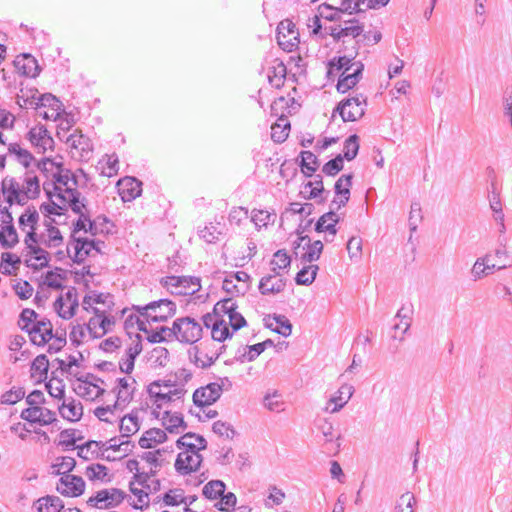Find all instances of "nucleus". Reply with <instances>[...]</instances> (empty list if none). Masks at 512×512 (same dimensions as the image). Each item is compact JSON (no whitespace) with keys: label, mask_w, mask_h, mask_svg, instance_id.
Here are the masks:
<instances>
[{"label":"nucleus","mask_w":512,"mask_h":512,"mask_svg":"<svg viewBox=\"0 0 512 512\" xmlns=\"http://www.w3.org/2000/svg\"><path fill=\"white\" fill-rule=\"evenodd\" d=\"M352 174L342 175L334 185V191L338 198H334L331 202V207H335L336 210H339L341 207L345 206L350 199V188L352 186Z\"/></svg>","instance_id":"f3484780"},{"label":"nucleus","mask_w":512,"mask_h":512,"mask_svg":"<svg viewBox=\"0 0 512 512\" xmlns=\"http://www.w3.org/2000/svg\"><path fill=\"white\" fill-rule=\"evenodd\" d=\"M14 65L17 71L26 77L34 78L40 72L37 60L30 54L18 56L14 61Z\"/></svg>","instance_id":"4be33fe9"},{"label":"nucleus","mask_w":512,"mask_h":512,"mask_svg":"<svg viewBox=\"0 0 512 512\" xmlns=\"http://www.w3.org/2000/svg\"><path fill=\"white\" fill-rule=\"evenodd\" d=\"M99 242L89 240L87 238H74V256L71 257L73 262L81 264L90 255L92 250L100 252Z\"/></svg>","instance_id":"aec40b11"},{"label":"nucleus","mask_w":512,"mask_h":512,"mask_svg":"<svg viewBox=\"0 0 512 512\" xmlns=\"http://www.w3.org/2000/svg\"><path fill=\"white\" fill-rule=\"evenodd\" d=\"M287 69L283 62L277 63L272 67V71L268 73V79L271 85L280 88L284 84Z\"/></svg>","instance_id":"49530a36"},{"label":"nucleus","mask_w":512,"mask_h":512,"mask_svg":"<svg viewBox=\"0 0 512 512\" xmlns=\"http://www.w3.org/2000/svg\"><path fill=\"white\" fill-rule=\"evenodd\" d=\"M124 497L125 493L120 489H103L98 491L95 496L90 497L87 504L100 509H108L117 506Z\"/></svg>","instance_id":"1a4fd4ad"},{"label":"nucleus","mask_w":512,"mask_h":512,"mask_svg":"<svg viewBox=\"0 0 512 512\" xmlns=\"http://www.w3.org/2000/svg\"><path fill=\"white\" fill-rule=\"evenodd\" d=\"M76 465V461L73 457L64 456L58 457L55 463L52 465L54 471L52 472L55 475H70L69 472L74 469Z\"/></svg>","instance_id":"c03bdc74"},{"label":"nucleus","mask_w":512,"mask_h":512,"mask_svg":"<svg viewBox=\"0 0 512 512\" xmlns=\"http://www.w3.org/2000/svg\"><path fill=\"white\" fill-rule=\"evenodd\" d=\"M8 152L15 155L17 161L25 168H29L31 163L35 161L34 156L28 150L21 148L18 143H10L8 145Z\"/></svg>","instance_id":"4c0bfd02"},{"label":"nucleus","mask_w":512,"mask_h":512,"mask_svg":"<svg viewBox=\"0 0 512 512\" xmlns=\"http://www.w3.org/2000/svg\"><path fill=\"white\" fill-rule=\"evenodd\" d=\"M363 70V63H359L356 64V68H354L353 71L342 73L336 86L337 91L340 93H346L348 90L356 86L362 78Z\"/></svg>","instance_id":"412c9836"},{"label":"nucleus","mask_w":512,"mask_h":512,"mask_svg":"<svg viewBox=\"0 0 512 512\" xmlns=\"http://www.w3.org/2000/svg\"><path fill=\"white\" fill-rule=\"evenodd\" d=\"M86 475L90 480H105V477L108 475V469L106 466L102 464H92L87 467Z\"/></svg>","instance_id":"69168bd1"},{"label":"nucleus","mask_w":512,"mask_h":512,"mask_svg":"<svg viewBox=\"0 0 512 512\" xmlns=\"http://www.w3.org/2000/svg\"><path fill=\"white\" fill-rule=\"evenodd\" d=\"M117 399L113 407L125 406L132 399L133 393L130 390V385L126 378H119L118 380Z\"/></svg>","instance_id":"ea45409f"},{"label":"nucleus","mask_w":512,"mask_h":512,"mask_svg":"<svg viewBox=\"0 0 512 512\" xmlns=\"http://www.w3.org/2000/svg\"><path fill=\"white\" fill-rule=\"evenodd\" d=\"M55 412L41 406L28 407L21 412L20 417L30 423H38L42 426L56 421Z\"/></svg>","instance_id":"2eb2a0df"},{"label":"nucleus","mask_w":512,"mask_h":512,"mask_svg":"<svg viewBox=\"0 0 512 512\" xmlns=\"http://www.w3.org/2000/svg\"><path fill=\"white\" fill-rule=\"evenodd\" d=\"M188 439H192V432L186 433L184 436H182L178 441L177 444L180 447V445L185 446L186 450L183 452H180L177 455L176 461H175V469L176 471L181 475H186L192 472V443L187 442Z\"/></svg>","instance_id":"f8f14e48"},{"label":"nucleus","mask_w":512,"mask_h":512,"mask_svg":"<svg viewBox=\"0 0 512 512\" xmlns=\"http://www.w3.org/2000/svg\"><path fill=\"white\" fill-rule=\"evenodd\" d=\"M359 151V137L356 134L350 135L344 142L343 147V160L347 161L353 160Z\"/></svg>","instance_id":"8fccbe9b"},{"label":"nucleus","mask_w":512,"mask_h":512,"mask_svg":"<svg viewBox=\"0 0 512 512\" xmlns=\"http://www.w3.org/2000/svg\"><path fill=\"white\" fill-rule=\"evenodd\" d=\"M39 220V214L34 207H28L25 210V213L22 214L19 218V226L20 228H24L26 225H30L31 229L35 228Z\"/></svg>","instance_id":"052dcab7"},{"label":"nucleus","mask_w":512,"mask_h":512,"mask_svg":"<svg viewBox=\"0 0 512 512\" xmlns=\"http://www.w3.org/2000/svg\"><path fill=\"white\" fill-rule=\"evenodd\" d=\"M212 339L214 341L223 342L232 336L228 324L224 319H215L212 323Z\"/></svg>","instance_id":"79ce46f5"},{"label":"nucleus","mask_w":512,"mask_h":512,"mask_svg":"<svg viewBox=\"0 0 512 512\" xmlns=\"http://www.w3.org/2000/svg\"><path fill=\"white\" fill-rule=\"evenodd\" d=\"M373 0H342L341 11L349 14L364 12L368 9H375Z\"/></svg>","instance_id":"c756f323"},{"label":"nucleus","mask_w":512,"mask_h":512,"mask_svg":"<svg viewBox=\"0 0 512 512\" xmlns=\"http://www.w3.org/2000/svg\"><path fill=\"white\" fill-rule=\"evenodd\" d=\"M48 134V130L43 125H38L31 128L27 134L28 140L33 146L38 148L44 137Z\"/></svg>","instance_id":"0e129e2a"},{"label":"nucleus","mask_w":512,"mask_h":512,"mask_svg":"<svg viewBox=\"0 0 512 512\" xmlns=\"http://www.w3.org/2000/svg\"><path fill=\"white\" fill-rule=\"evenodd\" d=\"M73 389L78 396L86 400H94L105 393L104 388L93 389L92 386L87 384L75 383Z\"/></svg>","instance_id":"de8ad7c7"},{"label":"nucleus","mask_w":512,"mask_h":512,"mask_svg":"<svg viewBox=\"0 0 512 512\" xmlns=\"http://www.w3.org/2000/svg\"><path fill=\"white\" fill-rule=\"evenodd\" d=\"M359 63L361 62H353V58L347 56L334 57L328 62L327 76L331 78L335 73L341 70H343L342 73L353 71V69L356 68V64Z\"/></svg>","instance_id":"b1692460"},{"label":"nucleus","mask_w":512,"mask_h":512,"mask_svg":"<svg viewBox=\"0 0 512 512\" xmlns=\"http://www.w3.org/2000/svg\"><path fill=\"white\" fill-rule=\"evenodd\" d=\"M63 507V501L57 496H46L37 501L38 512H60Z\"/></svg>","instance_id":"473e14b6"},{"label":"nucleus","mask_w":512,"mask_h":512,"mask_svg":"<svg viewBox=\"0 0 512 512\" xmlns=\"http://www.w3.org/2000/svg\"><path fill=\"white\" fill-rule=\"evenodd\" d=\"M61 416L69 421H78L83 415V407L80 402L76 403L74 400L69 403L63 402L59 407Z\"/></svg>","instance_id":"c85d7f7f"},{"label":"nucleus","mask_w":512,"mask_h":512,"mask_svg":"<svg viewBox=\"0 0 512 512\" xmlns=\"http://www.w3.org/2000/svg\"><path fill=\"white\" fill-rule=\"evenodd\" d=\"M222 392V387L218 383H209L204 387L194 390V405L198 407L210 406L216 402Z\"/></svg>","instance_id":"4468645a"},{"label":"nucleus","mask_w":512,"mask_h":512,"mask_svg":"<svg viewBox=\"0 0 512 512\" xmlns=\"http://www.w3.org/2000/svg\"><path fill=\"white\" fill-rule=\"evenodd\" d=\"M237 308L238 306L232 298H226L215 304L213 312L221 317L222 315H228Z\"/></svg>","instance_id":"338daca9"},{"label":"nucleus","mask_w":512,"mask_h":512,"mask_svg":"<svg viewBox=\"0 0 512 512\" xmlns=\"http://www.w3.org/2000/svg\"><path fill=\"white\" fill-rule=\"evenodd\" d=\"M290 130V123L286 118L280 117L278 123H275L271 127V138L276 143L284 142Z\"/></svg>","instance_id":"c9c22d12"},{"label":"nucleus","mask_w":512,"mask_h":512,"mask_svg":"<svg viewBox=\"0 0 512 512\" xmlns=\"http://www.w3.org/2000/svg\"><path fill=\"white\" fill-rule=\"evenodd\" d=\"M171 334H174L181 342L192 343V317L186 316L177 319L171 329L163 326L160 331L149 334L147 339L151 343H159L166 339V335L170 336Z\"/></svg>","instance_id":"f03ea898"},{"label":"nucleus","mask_w":512,"mask_h":512,"mask_svg":"<svg viewBox=\"0 0 512 512\" xmlns=\"http://www.w3.org/2000/svg\"><path fill=\"white\" fill-rule=\"evenodd\" d=\"M276 37L278 45L286 52L294 51L300 43L296 25L288 19L279 23Z\"/></svg>","instance_id":"39448f33"},{"label":"nucleus","mask_w":512,"mask_h":512,"mask_svg":"<svg viewBox=\"0 0 512 512\" xmlns=\"http://www.w3.org/2000/svg\"><path fill=\"white\" fill-rule=\"evenodd\" d=\"M106 310L93 308L94 317H91L86 324V328L94 338L104 336L114 324V317L106 314Z\"/></svg>","instance_id":"6e6552de"},{"label":"nucleus","mask_w":512,"mask_h":512,"mask_svg":"<svg viewBox=\"0 0 512 512\" xmlns=\"http://www.w3.org/2000/svg\"><path fill=\"white\" fill-rule=\"evenodd\" d=\"M18 243V235L13 224L0 226V244L4 249H11Z\"/></svg>","instance_id":"2f4dec72"},{"label":"nucleus","mask_w":512,"mask_h":512,"mask_svg":"<svg viewBox=\"0 0 512 512\" xmlns=\"http://www.w3.org/2000/svg\"><path fill=\"white\" fill-rule=\"evenodd\" d=\"M56 169H57V171L55 173H53V178H54L53 189L55 190V185L60 188H61L60 185H63V186H65V189H67L68 187H72L70 185L71 170L64 169L62 167L61 163H58Z\"/></svg>","instance_id":"5fc2aeb1"},{"label":"nucleus","mask_w":512,"mask_h":512,"mask_svg":"<svg viewBox=\"0 0 512 512\" xmlns=\"http://www.w3.org/2000/svg\"><path fill=\"white\" fill-rule=\"evenodd\" d=\"M301 170L306 177H311L313 173L318 169L319 161L317 156L311 151L301 152Z\"/></svg>","instance_id":"f704fd0d"},{"label":"nucleus","mask_w":512,"mask_h":512,"mask_svg":"<svg viewBox=\"0 0 512 512\" xmlns=\"http://www.w3.org/2000/svg\"><path fill=\"white\" fill-rule=\"evenodd\" d=\"M323 248V243L320 240H316L312 243L311 241L305 243L302 249L306 251L300 255L301 263H312L318 260L323 251Z\"/></svg>","instance_id":"bb28decb"},{"label":"nucleus","mask_w":512,"mask_h":512,"mask_svg":"<svg viewBox=\"0 0 512 512\" xmlns=\"http://www.w3.org/2000/svg\"><path fill=\"white\" fill-rule=\"evenodd\" d=\"M166 438L165 431L159 428H152L142 435L139 439V445L144 449L152 448L154 445L164 442Z\"/></svg>","instance_id":"a878e982"},{"label":"nucleus","mask_w":512,"mask_h":512,"mask_svg":"<svg viewBox=\"0 0 512 512\" xmlns=\"http://www.w3.org/2000/svg\"><path fill=\"white\" fill-rule=\"evenodd\" d=\"M56 489L61 495L78 497L85 490V482L80 476L64 475L60 477Z\"/></svg>","instance_id":"9b49d317"},{"label":"nucleus","mask_w":512,"mask_h":512,"mask_svg":"<svg viewBox=\"0 0 512 512\" xmlns=\"http://www.w3.org/2000/svg\"><path fill=\"white\" fill-rule=\"evenodd\" d=\"M319 267L317 265H309L303 267L296 275L295 281L298 285H310L314 282Z\"/></svg>","instance_id":"09e8293b"},{"label":"nucleus","mask_w":512,"mask_h":512,"mask_svg":"<svg viewBox=\"0 0 512 512\" xmlns=\"http://www.w3.org/2000/svg\"><path fill=\"white\" fill-rule=\"evenodd\" d=\"M346 26L340 29V33L344 35V37L351 36L353 38L358 37L363 32V26L359 25L357 19H349L344 21Z\"/></svg>","instance_id":"e2e57ef3"},{"label":"nucleus","mask_w":512,"mask_h":512,"mask_svg":"<svg viewBox=\"0 0 512 512\" xmlns=\"http://www.w3.org/2000/svg\"><path fill=\"white\" fill-rule=\"evenodd\" d=\"M1 191L5 196V201L12 206L18 204L24 206L29 199H35V197L29 196L21 189L19 182L13 177H5L1 182Z\"/></svg>","instance_id":"423d86ee"},{"label":"nucleus","mask_w":512,"mask_h":512,"mask_svg":"<svg viewBox=\"0 0 512 512\" xmlns=\"http://www.w3.org/2000/svg\"><path fill=\"white\" fill-rule=\"evenodd\" d=\"M226 485L221 480H211L202 489L205 498L215 500L225 492Z\"/></svg>","instance_id":"a19ab883"},{"label":"nucleus","mask_w":512,"mask_h":512,"mask_svg":"<svg viewBox=\"0 0 512 512\" xmlns=\"http://www.w3.org/2000/svg\"><path fill=\"white\" fill-rule=\"evenodd\" d=\"M148 393L153 399V404L156 406L153 413L158 418L160 411L166 404L180 399L185 391L182 385L172 384L171 380L168 381H155L148 386Z\"/></svg>","instance_id":"f257e3e1"},{"label":"nucleus","mask_w":512,"mask_h":512,"mask_svg":"<svg viewBox=\"0 0 512 512\" xmlns=\"http://www.w3.org/2000/svg\"><path fill=\"white\" fill-rule=\"evenodd\" d=\"M49 368V361L46 355H38L31 365V376L39 380L46 379Z\"/></svg>","instance_id":"e433bc0d"},{"label":"nucleus","mask_w":512,"mask_h":512,"mask_svg":"<svg viewBox=\"0 0 512 512\" xmlns=\"http://www.w3.org/2000/svg\"><path fill=\"white\" fill-rule=\"evenodd\" d=\"M367 98L363 94L343 99L335 108L344 122H354L365 114Z\"/></svg>","instance_id":"20e7f679"},{"label":"nucleus","mask_w":512,"mask_h":512,"mask_svg":"<svg viewBox=\"0 0 512 512\" xmlns=\"http://www.w3.org/2000/svg\"><path fill=\"white\" fill-rule=\"evenodd\" d=\"M66 144L70 147L73 158L88 160L92 155L93 147L90 139L79 130H75L67 137Z\"/></svg>","instance_id":"0eeeda50"},{"label":"nucleus","mask_w":512,"mask_h":512,"mask_svg":"<svg viewBox=\"0 0 512 512\" xmlns=\"http://www.w3.org/2000/svg\"><path fill=\"white\" fill-rule=\"evenodd\" d=\"M77 290L71 287L64 295L59 296L54 302V309L57 314L65 320L71 319L78 308Z\"/></svg>","instance_id":"9d476101"},{"label":"nucleus","mask_w":512,"mask_h":512,"mask_svg":"<svg viewBox=\"0 0 512 512\" xmlns=\"http://www.w3.org/2000/svg\"><path fill=\"white\" fill-rule=\"evenodd\" d=\"M273 260L271 261L272 270L276 275H279V272L276 270H283L290 266L291 257L287 254L286 250L281 249L274 253Z\"/></svg>","instance_id":"864d4df0"},{"label":"nucleus","mask_w":512,"mask_h":512,"mask_svg":"<svg viewBox=\"0 0 512 512\" xmlns=\"http://www.w3.org/2000/svg\"><path fill=\"white\" fill-rule=\"evenodd\" d=\"M147 321L164 322L175 312V304L167 299L150 302L145 306H133Z\"/></svg>","instance_id":"7ed1b4c3"},{"label":"nucleus","mask_w":512,"mask_h":512,"mask_svg":"<svg viewBox=\"0 0 512 512\" xmlns=\"http://www.w3.org/2000/svg\"><path fill=\"white\" fill-rule=\"evenodd\" d=\"M37 100L39 102L37 108L38 110H41L42 108H57V110H62L61 101L50 93L39 94Z\"/></svg>","instance_id":"4d7b16f0"},{"label":"nucleus","mask_w":512,"mask_h":512,"mask_svg":"<svg viewBox=\"0 0 512 512\" xmlns=\"http://www.w3.org/2000/svg\"><path fill=\"white\" fill-rule=\"evenodd\" d=\"M373 0H342L341 11L349 14L364 12L368 9H375Z\"/></svg>","instance_id":"7c9ffc66"},{"label":"nucleus","mask_w":512,"mask_h":512,"mask_svg":"<svg viewBox=\"0 0 512 512\" xmlns=\"http://www.w3.org/2000/svg\"><path fill=\"white\" fill-rule=\"evenodd\" d=\"M46 389L53 398L61 399L64 397L65 386L60 379L53 377L48 383H46Z\"/></svg>","instance_id":"774afa93"},{"label":"nucleus","mask_w":512,"mask_h":512,"mask_svg":"<svg viewBox=\"0 0 512 512\" xmlns=\"http://www.w3.org/2000/svg\"><path fill=\"white\" fill-rule=\"evenodd\" d=\"M275 218V213H270L266 210H253L251 220L258 226H267L270 223H274Z\"/></svg>","instance_id":"bf43d9fd"},{"label":"nucleus","mask_w":512,"mask_h":512,"mask_svg":"<svg viewBox=\"0 0 512 512\" xmlns=\"http://www.w3.org/2000/svg\"><path fill=\"white\" fill-rule=\"evenodd\" d=\"M62 242L63 237L61 232L55 226L49 225L47 228V235H41V244H44L47 247H58Z\"/></svg>","instance_id":"3c124183"},{"label":"nucleus","mask_w":512,"mask_h":512,"mask_svg":"<svg viewBox=\"0 0 512 512\" xmlns=\"http://www.w3.org/2000/svg\"><path fill=\"white\" fill-rule=\"evenodd\" d=\"M275 278H276V274L262 277V279L260 280V283H259V290H260L261 294H263V295L275 294V293H280L281 291L284 290L285 285H286L285 280L282 278H279V279H276L275 282L271 283L272 280Z\"/></svg>","instance_id":"393cba45"},{"label":"nucleus","mask_w":512,"mask_h":512,"mask_svg":"<svg viewBox=\"0 0 512 512\" xmlns=\"http://www.w3.org/2000/svg\"><path fill=\"white\" fill-rule=\"evenodd\" d=\"M354 393V387L349 384L342 385L335 396L330 399V402L334 403L335 406L331 409V412H338L344 405L349 401Z\"/></svg>","instance_id":"cd10ccee"},{"label":"nucleus","mask_w":512,"mask_h":512,"mask_svg":"<svg viewBox=\"0 0 512 512\" xmlns=\"http://www.w3.org/2000/svg\"><path fill=\"white\" fill-rule=\"evenodd\" d=\"M48 252L38 245H34L27 250L25 264L34 269L39 270L48 266Z\"/></svg>","instance_id":"5701e85b"},{"label":"nucleus","mask_w":512,"mask_h":512,"mask_svg":"<svg viewBox=\"0 0 512 512\" xmlns=\"http://www.w3.org/2000/svg\"><path fill=\"white\" fill-rule=\"evenodd\" d=\"M416 503V499L413 494L406 492L402 494L397 501L395 512H413V506Z\"/></svg>","instance_id":"13d9d810"},{"label":"nucleus","mask_w":512,"mask_h":512,"mask_svg":"<svg viewBox=\"0 0 512 512\" xmlns=\"http://www.w3.org/2000/svg\"><path fill=\"white\" fill-rule=\"evenodd\" d=\"M273 319L279 326L276 328H273L271 324H266V326L273 332H276L284 337H288L292 332V324L288 318L284 315L274 314Z\"/></svg>","instance_id":"603ef678"},{"label":"nucleus","mask_w":512,"mask_h":512,"mask_svg":"<svg viewBox=\"0 0 512 512\" xmlns=\"http://www.w3.org/2000/svg\"><path fill=\"white\" fill-rule=\"evenodd\" d=\"M163 501L167 506H176L181 503L186 505L192 504V497L188 498L184 496V491L181 489L169 490L163 497Z\"/></svg>","instance_id":"37998d69"},{"label":"nucleus","mask_w":512,"mask_h":512,"mask_svg":"<svg viewBox=\"0 0 512 512\" xmlns=\"http://www.w3.org/2000/svg\"><path fill=\"white\" fill-rule=\"evenodd\" d=\"M226 231L225 223L215 220L214 222L206 223L202 228L199 227L197 233L204 242L215 244L226 235Z\"/></svg>","instance_id":"a211bd4d"},{"label":"nucleus","mask_w":512,"mask_h":512,"mask_svg":"<svg viewBox=\"0 0 512 512\" xmlns=\"http://www.w3.org/2000/svg\"><path fill=\"white\" fill-rule=\"evenodd\" d=\"M119 195L124 202H130L142 193V182L135 177L126 176L117 182Z\"/></svg>","instance_id":"dca6fc26"},{"label":"nucleus","mask_w":512,"mask_h":512,"mask_svg":"<svg viewBox=\"0 0 512 512\" xmlns=\"http://www.w3.org/2000/svg\"><path fill=\"white\" fill-rule=\"evenodd\" d=\"M343 169V157L341 154L324 164L322 172L328 176H335Z\"/></svg>","instance_id":"680f3d73"},{"label":"nucleus","mask_w":512,"mask_h":512,"mask_svg":"<svg viewBox=\"0 0 512 512\" xmlns=\"http://www.w3.org/2000/svg\"><path fill=\"white\" fill-rule=\"evenodd\" d=\"M26 332L29 334L31 342L37 346H43L53 338V327L48 319L33 323Z\"/></svg>","instance_id":"ddd939ff"},{"label":"nucleus","mask_w":512,"mask_h":512,"mask_svg":"<svg viewBox=\"0 0 512 512\" xmlns=\"http://www.w3.org/2000/svg\"><path fill=\"white\" fill-rule=\"evenodd\" d=\"M55 192L57 198L63 202L68 203L71 207V210L81 216V213H84L82 211V208L85 207L83 202H80V192L73 187H68L67 189L63 190L62 188L55 185Z\"/></svg>","instance_id":"6ab92c4d"},{"label":"nucleus","mask_w":512,"mask_h":512,"mask_svg":"<svg viewBox=\"0 0 512 512\" xmlns=\"http://www.w3.org/2000/svg\"><path fill=\"white\" fill-rule=\"evenodd\" d=\"M28 193L29 196L37 197L40 193V183L38 177L35 175L34 171H27L24 177V183L21 188Z\"/></svg>","instance_id":"a18cd8bd"},{"label":"nucleus","mask_w":512,"mask_h":512,"mask_svg":"<svg viewBox=\"0 0 512 512\" xmlns=\"http://www.w3.org/2000/svg\"><path fill=\"white\" fill-rule=\"evenodd\" d=\"M1 260L2 273L7 275L12 274V271L8 269V266H11L14 269H18L19 265L21 264L20 257L10 252L2 253Z\"/></svg>","instance_id":"6e6d98bb"},{"label":"nucleus","mask_w":512,"mask_h":512,"mask_svg":"<svg viewBox=\"0 0 512 512\" xmlns=\"http://www.w3.org/2000/svg\"><path fill=\"white\" fill-rule=\"evenodd\" d=\"M140 428L138 417L136 413H130L121 419L120 431L122 437H130L136 433Z\"/></svg>","instance_id":"58836bf2"},{"label":"nucleus","mask_w":512,"mask_h":512,"mask_svg":"<svg viewBox=\"0 0 512 512\" xmlns=\"http://www.w3.org/2000/svg\"><path fill=\"white\" fill-rule=\"evenodd\" d=\"M38 97H39V92L36 89H27V90L21 89L20 93L17 94L16 102L21 108L30 107V108L37 109L38 103H39L37 100Z\"/></svg>","instance_id":"72a5a7b5"}]
</instances>
